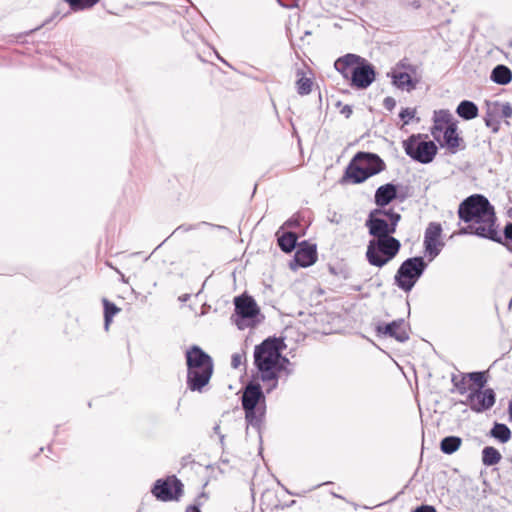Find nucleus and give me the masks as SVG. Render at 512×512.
I'll list each match as a JSON object with an SVG mask.
<instances>
[{"instance_id":"nucleus-19","label":"nucleus","mask_w":512,"mask_h":512,"mask_svg":"<svg viewBox=\"0 0 512 512\" xmlns=\"http://www.w3.org/2000/svg\"><path fill=\"white\" fill-rule=\"evenodd\" d=\"M362 61V57L356 54H346L338 58L335 63V69L347 80L351 77V71Z\"/></svg>"},{"instance_id":"nucleus-42","label":"nucleus","mask_w":512,"mask_h":512,"mask_svg":"<svg viewBox=\"0 0 512 512\" xmlns=\"http://www.w3.org/2000/svg\"><path fill=\"white\" fill-rule=\"evenodd\" d=\"M185 512H201L197 506L190 505L186 508Z\"/></svg>"},{"instance_id":"nucleus-30","label":"nucleus","mask_w":512,"mask_h":512,"mask_svg":"<svg viewBox=\"0 0 512 512\" xmlns=\"http://www.w3.org/2000/svg\"><path fill=\"white\" fill-rule=\"evenodd\" d=\"M104 305V328L107 331L110 323L112 322L113 316H115L120 309L114 304L109 302L107 299H103Z\"/></svg>"},{"instance_id":"nucleus-40","label":"nucleus","mask_w":512,"mask_h":512,"mask_svg":"<svg viewBox=\"0 0 512 512\" xmlns=\"http://www.w3.org/2000/svg\"><path fill=\"white\" fill-rule=\"evenodd\" d=\"M192 228L193 227L191 225H180L174 230L173 234L178 233L180 231L187 232L190 231Z\"/></svg>"},{"instance_id":"nucleus-32","label":"nucleus","mask_w":512,"mask_h":512,"mask_svg":"<svg viewBox=\"0 0 512 512\" xmlns=\"http://www.w3.org/2000/svg\"><path fill=\"white\" fill-rule=\"evenodd\" d=\"M469 382L474 384L477 388L482 390L487 382V378L484 372H471L467 373Z\"/></svg>"},{"instance_id":"nucleus-16","label":"nucleus","mask_w":512,"mask_h":512,"mask_svg":"<svg viewBox=\"0 0 512 512\" xmlns=\"http://www.w3.org/2000/svg\"><path fill=\"white\" fill-rule=\"evenodd\" d=\"M442 234V227L439 223L431 222L427 226L424 234V246L425 252L433 260L439 255L441 249L444 246V242L441 241L440 237Z\"/></svg>"},{"instance_id":"nucleus-7","label":"nucleus","mask_w":512,"mask_h":512,"mask_svg":"<svg viewBox=\"0 0 512 512\" xmlns=\"http://www.w3.org/2000/svg\"><path fill=\"white\" fill-rule=\"evenodd\" d=\"M241 400L247 422L258 425L266 410L265 396L261 386L257 383H249L243 391Z\"/></svg>"},{"instance_id":"nucleus-37","label":"nucleus","mask_w":512,"mask_h":512,"mask_svg":"<svg viewBox=\"0 0 512 512\" xmlns=\"http://www.w3.org/2000/svg\"><path fill=\"white\" fill-rule=\"evenodd\" d=\"M244 360V354L243 353H234L231 357V366L234 369H237L241 366Z\"/></svg>"},{"instance_id":"nucleus-36","label":"nucleus","mask_w":512,"mask_h":512,"mask_svg":"<svg viewBox=\"0 0 512 512\" xmlns=\"http://www.w3.org/2000/svg\"><path fill=\"white\" fill-rule=\"evenodd\" d=\"M499 118L492 117L486 114L485 116V124L487 127H490L494 133H497L499 130Z\"/></svg>"},{"instance_id":"nucleus-23","label":"nucleus","mask_w":512,"mask_h":512,"mask_svg":"<svg viewBox=\"0 0 512 512\" xmlns=\"http://www.w3.org/2000/svg\"><path fill=\"white\" fill-rule=\"evenodd\" d=\"M491 80L500 85H506L512 80V72L505 65H497L491 72Z\"/></svg>"},{"instance_id":"nucleus-26","label":"nucleus","mask_w":512,"mask_h":512,"mask_svg":"<svg viewBox=\"0 0 512 512\" xmlns=\"http://www.w3.org/2000/svg\"><path fill=\"white\" fill-rule=\"evenodd\" d=\"M451 380H452L454 387L460 394L463 395V394L467 393L468 391L471 392L472 388H471L467 373H460L457 375H453Z\"/></svg>"},{"instance_id":"nucleus-27","label":"nucleus","mask_w":512,"mask_h":512,"mask_svg":"<svg viewBox=\"0 0 512 512\" xmlns=\"http://www.w3.org/2000/svg\"><path fill=\"white\" fill-rule=\"evenodd\" d=\"M461 438L456 436H448L442 439L440 448L445 454H452L456 452L461 445Z\"/></svg>"},{"instance_id":"nucleus-9","label":"nucleus","mask_w":512,"mask_h":512,"mask_svg":"<svg viewBox=\"0 0 512 512\" xmlns=\"http://www.w3.org/2000/svg\"><path fill=\"white\" fill-rule=\"evenodd\" d=\"M406 154L413 160L428 164L433 161L437 146L433 141H426L422 134L412 135L403 143Z\"/></svg>"},{"instance_id":"nucleus-1","label":"nucleus","mask_w":512,"mask_h":512,"mask_svg":"<svg viewBox=\"0 0 512 512\" xmlns=\"http://www.w3.org/2000/svg\"><path fill=\"white\" fill-rule=\"evenodd\" d=\"M458 215L461 220L468 223V226L462 228L459 234L471 233L501 242L495 226L494 207L483 195L475 194L466 198L459 205Z\"/></svg>"},{"instance_id":"nucleus-24","label":"nucleus","mask_w":512,"mask_h":512,"mask_svg":"<svg viewBox=\"0 0 512 512\" xmlns=\"http://www.w3.org/2000/svg\"><path fill=\"white\" fill-rule=\"evenodd\" d=\"M456 112L461 118L471 120L477 117L478 107L475 103L464 100L458 105Z\"/></svg>"},{"instance_id":"nucleus-14","label":"nucleus","mask_w":512,"mask_h":512,"mask_svg":"<svg viewBox=\"0 0 512 512\" xmlns=\"http://www.w3.org/2000/svg\"><path fill=\"white\" fill-rule=\"evenodd\" d=\"M375 76L374 67L362 58V61L358 62V65L351 71L350 86L357 89H366L373 83Z\"/></svg>"},{"instance_id":"nucleus-41","label":"nucleus","mask_w":512,"mask_h":512,"mask_svg":"<svg viewBox=\"0 0 512 512\" xmlns=\"http://www.w3.org/2000/svg\"><path fill=\"white\" fill-rule=\"evenodd\" d=\"M384 103L388 109H392L395 106V100L391 97L385 98Z\"/></svg>"},{"instance_id":"nucleus-22","label":"nucleus","mask_w":512,"mask_h":512,"mask_svg":"<svg viewBox=\"0 0 512 512\" xmlns=\"http://www.w3.org/2000/svg\"><path fill=\"white\" fill-rule=\"evenodd\" d=\"M441 136H443V143L441 144L445 145L450 152L455 153L458 150L461 141L457 133V125H451L450 128L444 131Z\"/></svg>"},{"instance_id":"nucleus-5","label":"nucleus","mask_w":512,"mask_h":512,"mask_svg":"<svg viewBox=\"0 0 512 512\" xmlns=\"http://www.w3.org/2000/svg\"><path fill=\"white\" fill-rule=\"evenodd\" d=\"M400 219L393 209L376 208L369 213L365 226L373 238L392 237Z\"/></svg>"},{"instance_id":"nucleus-18","label":"nucleus","mask_w":512,"mask_h":512,"mask_svg":"<svg viewBox=\"0 0 512 512\" xmlns=\"http://www.w3.org/2000/svg\"><path fill=\"white\" fill-rule=\"evenodd\" d=\"M452 115L447 110H439L434 112V125L432 127L431 133L435 140L440 142L441 135L444 131L450 128L451 125H455L452 121Z\"/></svg>"},{"instance_id":"nucleus-4","label":"nucleus","mask_w":512,"mask_h":512,"mask_svg":"<svg viewBox=\"0 0 512 512\" xmlns=\"http://www.w3.org/2000/svg\"><path fill=\"white\" fill-rule=\"evenodd\" d=\"M384 161L374 153L358 152L345 169L343 182L359 184L385 169Z\"/></svg>"},{"instance_id":"nucleus-15","label":"nucleus","mask_w":512,"mask_h":512,"mask_svg":"<svg viewBox=\"0 0 512 512\" xmlns=\"http://www.w3.org/2000/svg\"><path fill=\"white\" fill-rule=\"evenodd\" d=\"M496 401L495 392L491 388L474 389L467 396V405L475 412L480 413L490 409Z\"/></svg>"},{"instance_id":"nucleus-10","label":"nucleus","mask_w":512,"mask_h":512,"mask_svg":"<svg viewBox=\"0 0 512 512\" xmlns=\"http://www.w3.org/2000/svg\"><path fill=\"white\" fill-rule=\"evenodd\" d=\"M235 315L233 321L240 330L254 326L260 313L256 301L251 296H238L234 299Z\"/></svg>"},{"instance_id":"nucleus-21","label":"nucleus","mask_w":512,"mask_h":512,"mask_svg":"<svg viewBox=\"0 0 512 512\" xmlns=\"http://www.w3.org/2000/svg\"><path fill=\"white\" fill-rule=\"evenodd\" d=\"M397 196V188L394 184L388 183L380 186L375 192V203L379 207L388 205Z\"/></svg>"},{"instance_id":"nucleus-12","label":"nucleus","mask_w":512,"mask_h":512,"mask_svg":"<svg viewBox=\"0 0 512 512\" xmlns=\"http://www.w3.org/2000/svg\"><path fill=\"white\" fill-rule=\"evenodd\" d=\"M182 487L181 481L175 476H171L165 480H157L152 489V493L157 499L167 502L178 499L182 494Z\"/></svg>"},{"instance_id":"nucleus-29","label":"nucleus","mask_w":512,"mask_h":512,"mask_svg":"<svg viewBox=\"0 0 512 512\" xmlns=\"http://www.w3.org/2000/svg\"><path fill=\"white\" fill-rule=\"evenodd\" d=\"M501 460L500 452L494 447L487 446L482 451V461L487 466L497 464Z\"/></svg>"},{"instance_id":"nucleus-44","label":"nucleus","mask_w":512,"mask_h":512,"mask_svg":"<svg viewBox=\"0 0 512 512\" xmlns=\"http://www.w3.org/2000/svg\"><path fill=\"white\" fill-rule=\"evenodd\" d=\"M188 295L183 296V300H187Z\"/></svg>"},{"instance_id":"nucleus-2","label":"nucleus","mask_w":512,"mask_h":512,"mask_svg":"<svg viewBox=\"0 0 512 512\" xmlns=\"http://www.w3.org/2000/svg\"><path fill=\"white\" fill-rule=\"evenodd\" d=\"M254 363L263 382H271L269 390L275 389L278 379L288 377L293 369L291 362L281 355V342L278 339H266L255 346Z\"/></svg>"},{"instance_id":"nucleus-3","label":"nucleus","mask_w":512,"mask_h":512,"mask_svg":"<svg viewBox=\"0 0 512 512\" xmlns=\"http://www.w3.org/2000/svg\"><path fill=\"white\" fill-rule=\"evenodd\" d=\"M187 386L191 391H199L209 383L213 373L212 358L200 347L192 346L186 352Z\"/></svg>"},{"instance_id":"nucleus-25","label":"nucleus","mask_w":512,"mask_h":512,"mask_svg":"<svg viewBox=\"0 0 512 512\" xmlns=\"http://www.w3.org/2000/svg\"><path fill=\"white\" fill-rule=\"evenodd\" d=\"M297 236L293 232H285L278 238L279 247L284 252H291L296 247Z\"/></svg>"},{"instance_id":"nucleus-34","label":"nucleus","mask_w":512,"mask_h":512,"mask_svg":"<svg viewBox=\"0 0 512 512\" xmlns=\"http://www.w3.org/2000/svg\"><path fill=\"white\" fill-rule=\"evenodd\" d=\"M416 115V109L414 108H404L399 113V117L404 121L405 124H408L411 119H413Z\"/></svg>"},{"instance_id":"nucleus-31","label":"nucleus","mask_w":512,"mask_h":512,"mask_svg":"<svg viewBox=\"0 0 512 512\" xmlns=\"http://www.w3.org/2000/svg\"><path fill=\"white\" fill-rule=\"evenodd\" d=\"M297 75L300 76L296 82V88H297L298 94H300V95L309 94L312 90V84H313L312 80L308 77H305L303 75V73H301V72H298Z\"/></svg>"},{"instance_id":"nucleus-43","label":"nucleus","mask_w":512,"mask_h":512,"mask_svg":"<svg viewBox=\"0 0 512 512\" xmlns=\"http://www.w3.org/2000/svg\"><path fill=\"white\" fill-rule=\"evenodd\" d=\"M214 430H215V432H216V433H218L219 426H216V427L214 428Z\"/></svg>"},{"instance_id":"nucleus-39","label":"nucleus","mask_w":512,"mask_h":512,"mask_svg":"<svg viewBox=\"0 0 512 512\" xmlns=\"http://www.w3.org/2000/svg\"><path fill=\"white\" fill-rule=\"evenodd\" d=\"M340 113L343 114L346 118H348L352 114V108L349 105H344L340 109Z\"/></svg>"},{"instance_id":"nucleus-28","label":"nucleus","mask_w":512,"mask_h":512,"mask_svg":"<svg viewBox=\"0 0 512 512\" xmlns=\"http://www.w3.org/2000/svg\"><path fill=\"white\" fill-rule=\"evenodd\" d=\"M490 434L501 443H506L511 438L510 429L505 424L496 423L490 431Z\"/></svg>"},{"instance_id":"nucleus-20","label":"nucleus","mask_w":512,"mask_h":512,"mask_svg":"<svg viewBox=\"0 0 512 512\" xmlns=\"http://www.w3.org/2000/svg\"><path fill=\"white\" fill-rule=\"evenodd\" d=\"M486 110L487 115L492 117L499 119L512 118V105L509 102L499 100L486 101Z\"/></svg>"},{"instance_id":"nucleus-8","label":"nucleus","mask_w":512,"mask_h":512,"mask_svg":"<svg viewBox=\"0 0 512 512\" xmlns=\"http://www.w3.org/2000/svg\"><path fill=\"white\" fill-rule=\"evenodd\" d=\"M426 267L427 264L422 257L408 258L397 270L395 275L396 285L405 292L411 291Z\"/></svg>"},{"instance_id":"nucleus-11","label":"nucleus","mask_w":512,"mask_h":512,"mask_svg":"<svg viewBox=\"0 0 512 512\" xmlns=\"http://www.w3.org/2000/svg\"><path fill=\"white\" fill-rule=\"evenodd\" d=\"M417 73V66L412 65L406 59L398 62L392 71L388 74L392 78V83L398 89L412 91L416 88L419 80L413 78Z\"/></svg>"},{"instance_id":"nucleus-35","label":"nucleus","mask_w":512,"mask_h":512,"mask_svg":"<svg viewBox=\"0 0 512 512\" xmlns=\"http://www.w3.org/2000/svg\"><path fill=\"white\" fill-rule=\"evenodd\" d=\"M505 246L512 252V223L506 225L504 229Z\"/></svg>"},{"instance_id":"nucleus-13","label":"nucleus","mask_w":512,"mask_h":512,"mask_svg":"<svg viewBox=\"0 0 512 512\" xmlns=\"http://www.w3.org/2000/svg\"><path fill=\"white\" fill-rule=\"evenodd\" d=\"M375 331L380 337H391L402 343L409 339V324L404 319L394 320L391 323L379 322Z\"/></svg>"},{"instance_id":"nucleus-38","label":"nucleus","mask_w":512,"mask_h":512,"mask_svg":"<svg viewBox=\"0 0 512 512\" xmlns=\"http://www.w3.org/2000/svg\"><path fill=\"white\" fill-rule=\"evenodd\" d=\"M414 512H436L433 506L423 505L418 507Z\"/></svg>"},{"instance_id":"nucleus-33","label":"nucleus","mask_w":512,"mask_h":512,"mask_svg":"<svg viewBox=\"0 0 512 512\" xmlns=\"http://www.w3.org/2000/svg\"><path fill=\"white\" fill-rule=\"evenodd\" d=\"M73 10H82L94 6L99 0H66Z\"/></svg>"},{"instance_id":"nucleus-17","label":"nucleus","mask_w":512,"mask_h":512,"mask_svg":"<svg viewBox=\"0 0 512 512\" xmlns=\"http://www.w3.org/2000/svg\"><path fill=\"white\" fill-rule=\"evenodd\" d=\"M317 261V250L315 244H310L303 241L299 244L298 249L294 255L293 262L290 263V267L295 269L296 267H309Z\"/></svg>"},{"instance_id":"nucleus-6","label":"nucleus","mask_w":512,"mask_h":512,"mask_svg":"<svg viewBox=\"0 0 512 512\" xmlns=\"http://www.w3.org/2000/svg\"><path fill=\"white\" fill-rule=\"evenodd\" d=\"M401 244L394 237L373 238L368 242L366 258L370 265L383 267L399 252Z\"/></svg>"}]
</instances>
